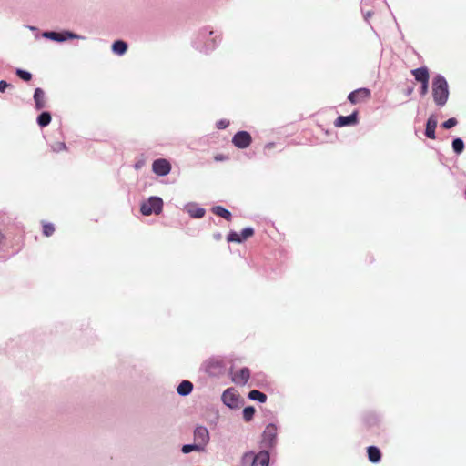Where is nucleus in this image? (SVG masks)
Wrapping results in <instances>:
<instances>
[{"label":"nucleus","instance_id":"obj_4","mask_svg":"<svg viewBox=\"0 0 466 466\" xmlns=\"http://www.w3.org/2000/svg\"><path fill=\"white\" fill-rule=\"evenodd\" d=\"M163 208V200L159 197H150L141 204L140 211L144 216L158 215Z\"/></svg>","mask_w":466,"mask_h":466},{"label":"nucleus","instance_id":"obj_5","mask_svg":"<svg viewBox=\"0 0 466 466\" xmlns=\"http://www.w3.org/2000/svg\"><path fill=\"white\" fill-rule=\"evenodd\" d=\"M42 36L46 39H50L56 42H65L68 39H84L85 37L79 35H76L70 31H62V32H55V31H46L42 34Z\"/></svg>","mask_w":466,"mask_h":466},{"label":"nucleus","instance_id":"obj_8","mask_svg":"<svg viewBox=\"0 0 466 466\" xmlns=\"http://www.w3.org/2000/svg\"><path fill=\"white\" fill-rule=\"evenodd\" d=\"M251 141V136L247 131H238L234 135L232 138V143L234 146L240 149H244L249 147Z\"/></svg>","mask_w":466,"mask_h":466},{"label":"nucleus","instance_id":"obj_23","mask_svg":"<svg viewBox=\"0 0 466 466\" xmlns=\"http://www.w3.org/2000/svg\"><path fill=\"white\" fill-rule=\"evenodd\" d=\"M248 398L251 400L258 401L260 403H264L267 400V395L257 390L249 391Z\"/></svg>","mask_w":466,"mask_h":466},{"label":"nucleus","instance_id":"obj_13","mask_svg":"<svg viewBox=\"0 0 466 466\" xmlns=\"http://www.w3.org/2000/svg\"><path fill=\"white\" fill-rule=\"evenodd\" d=\"M254 234V229L252 228H244L240 234L232 231L230 232L227 239L228 242H236V243H242L244 240L248 238Z\"/></svg>","mask_w":466,"mask_h":466},{"label":"nucleus","instance_id":"obj_36","mask_svg":"<svg viewBox=\"0 0 466 466\" xmlns=\"http://www.w3.org/2000/svg\"><path fill=\"white\" fill-rule=\"evenodd\" d=\"M274 147V143H268L266 145V148H272Z\"/></svg>","mask_w":466,"mask_h":466},{"label":"nucleus","instance_id":"obj_18","mask_svg":"<svg viewBox=\"0 0 466 466\" xmlns=\"http://www.w3.org/2000/svg\"><path fill=\"white\" fill-rule=\"evenodd\" d=\"M34 101L35 108L40 110L46 106L45 92L41 88H36L34 93Z\"/></svg>","mask_w":466,"mask_h":466},{"label":"nucleus","instance_id":"obj_33","mask_svg":"<svg viewBox=\"0 0 466 466\" xmlns=\"http://www.w3.org/2000/svg\"><path fill=\"white\" fill-rule=\"evenodd\" d=\"M9 86V84L5 81V80H1L0 81V92H5V90Z\"/></svg>","mask_w":466,"mask_h":466},{"label":"nucleus","instance_id":"obj_20","mask_svg":"<svg viewBox=\"0 0 466 466\" xmlns=\"http://www.w3.org/2000/svg\"><path fill=\"white\" fill-rule=\"evenodd\" d=\"M369 461L372 463H378L381 460V453L379 448L370 446L367 450Z\"/></svg>","mask_w":466,"mask_h":466},{"label":"nucleus","instance_id":"obj_22","mask_svg":"<svg viewBox=\"0 0 466 466\" xmlns=\"http://www.w3.org/2000/svg\"><path fill=\"white\" fill-rule=\"evenodd\" d=\"M212 212L217 215V216H219L223 218H225L226 220L229 221L231 219V213L224 208L223 207L221 206H215L212 208Z\"/></svg>","mask_w":466,"mask_h":466},{"label":"nucleus","instance_id":"obj_30","mask_svg":"<svg viewBox=\"0 0 466 466\" xmlns=\"http://www.w3.org/2000/svg\"><path fill=\"white\" fill-rule=\"evenodd\" d=\"M15 73L20 78H22L25 81H29L32 78V75L29 72L25 71L23 69H16Z\"/></svg>","mask_w":466,"mask_h":466},{"label":"nucleus","instance_id":"obj_15","mask_svg":"<svg viewBox=\"0 0 466 466\" xmlns=\"http://www.w3.org/2000/svg\"><path fill=\"white\" fill-rule=\"evenodd\" d=\"M250 377V371L248 368H242L233 374L232 380L238 385H245Z\"/></svg>","mask_w":466,"mask_h":466},{"label":"nucleus","instance_id":"obj_1","mask_svg":"<svg viewBox=\"0 0 466 466\" xmlns=\"http://www.w3.org/2000/svg\"><path fill=\"white\" fill-rule=\"evenodd\" d=\"M198 48L203 53H209L215 50L220 43V34L218 32L204 28L198 34Z\"/></svg>","mask_w":466,"mask_h":466},{"label":"nucleus","instance_id":"obj_14","mask_svg":"<svg viewBox=\"0 0 466 466\" xmlns=\"http://www.w3.org/2000/svg\"><path fill=\"white\" fill-rule=\"evenodd\" d=\"M358 123V112L354 111L349 116H339L334 122L336 127L354 126Z\"/></svg>","mask_w":466,"mask_h":466},{"label":"nucleus","instance_id":"obj_10","mask_svg":"<svg viewBox=\"0 0 466 466\" xmlns=\"http://www.w3.org/2000/svg\"><path fill=\"white\" fill-rule=\"evenodd\" d=\"M152 170L157 176H167L171 171L170 163L165 158L156 159L152 164Z\"/></svg>","mask_w":466,"mask_h":466},{"label":"nucleus","instance_id":"obj_6","mask_svg":"<svg viewBox=\"0 0 466 466\" xmlns=\"http://www.w3.org/2000/svg\"><path fill=\"white\" fill-rule=\"evenodd\" d=\"M411 74L413 75L415 80L419 83H420V94L424 96L428 92V86H429V71L427 67H420L417 68L411 71Z\"/></svg>","mask_w":466,"mask_h":466},{"label":"nucleus","instance_id":"obj_37","mask_svg":"<svg viewBox=\"0 0 466 466\" xmlns=\"http://www.w3.org/2000/svg\"><path fill=\"white\" fill-rule=\"evenodd\" d=\"M215 159H216V160H218H218H222V159H223V157H222V156H217V157H215Z\"/></svg>","mask_w":466,"mask_h":466},{"label":"nucleus","instance_id":"obj_24","mask_svg":"<svg viewBox=\"0 0 466 466\" xmlns=\"http://www.w3.org/2000/svg\"><path fill=\"white\" fill-rule=\"evenodd\" d=\"M51 115L49 112H42L37 117V124L40 127H46L51 122Z\"/></svg>","mask_w":466,"mask_h":466},{"label":"nucleus","instance_id":"obj_19","mask_svg":"<svg viewBox=\"0 0 466 466\" xmlns=\"http://www.w3.org/2000/svg\"><path fill=\"white\" fill-rule=\"evenodd\" d=\"M193 390V384L189 380H183L179 383L177 388V392L178 395L186 397L188 396Z\"/></svg>","mask_w":466,"mask_h":466},{"label":"nucleus","instance_id":"obj_9","mask_svg":"<svg viewBox=\"0 0 466 466\" xmlns=\"http://www.w3.org/2000/svg\"><path fill=\"white\" fill-rule=\"evenodd\" d=\"M370 96V90L362 87L350 93L348 96V99L351 104L356 105L369 99Z\"/></svg>","mask_w":466,"mask_h":466},{"label":"nucleus","instance_id":"obj_26","mask_svg":"<svg viewBox=\"0 0 466 466\" xmlns=\"http://www.w3.org/2000/svg\"><path fill=\"white\" fill-rule=\"evenodd\" d=\"M452 148L456 154H461L464 149V143L461 138H455L452 141Z\"/></svg>","mask_w":466,"mask_h":466},{"label":"nucleus","instance_id":"obj_2","mask_svg":"<svg viewBox=\"0 0 466 466\" xmlns=\"http://www.w3.org/2000/svg\"><path fill=\"white\" fill-rule=\"evenodd\" d=\"M432 94L434 102L442 106L446 104L449 96L448 83L441 76H437L432 84Z\"/></svg>","mask_w":466,"mask_h":466},{"label":"nucleus","instance_id":"obj_21","mask_svg":"<svg viewBox=\"0 0 466 466\" xmlns=\"http://www.w3.org/2000/svg\"><path fill=\"white\" fill-rule=\"evenodd\" d=\"M127 50V44L123 40H116L112 45V51L117 56H123Z\"/></svg>","mask_w":466,"mask_h":466},{"label":"nucleus","instance_id":"obj_16","mask_svg":"<svg viewBox=\"0 0 466 466\" xmlns=\"http://www.w3.org/2000/svg\"><path fill=\"white\" fill-rule=\"evenodd\" d=\"M185 210L189 214L191 218H201L204 217L206 211L203 208L198 207L194 203H189L185 206Z\"/></svg>","mask_w":466,"mask_h":466},{"label":"nucleus","instance_id":"obj_3","mask_svg":"<svg viewBox=\"0 0 466 466\" xmlns=\"http://www.w3.org/2000/svg\"><path fill=\"white\" fill-rule=\"evenodd\" d=\"M269 453L261 451L258 453L249 451L242 457V466H268Z\"/></svg>","mask_w":466,"mask_h":466},{"label":"nucleus","instance_id":"obj_25","mask_svg":"<svg viewBox=\"0 0 466 466\" xmlns=\"http://www.w3.org/2000/svg\"><path fill=\"white\" fill-rule=\"evenodd\" d=\"M181 451L185 454H188L192 451H204L203 448H201V445H198V443L194 444H185L182 446Z\"/></svg>","mask_w":466,"mask_h":466},{"label":"nucleus","instance_id":"obj_27","mask_svg":"<svg viewBox=\"0 0 466 466\" xmlns=\"http://www.w3.org/2000/svg\"><path fill=\"white\" fill-rule=\"evenodd\" d=\"M255 414V409L252 406L244 408L243 418L246 421H250Z\"/></svg>","mask_w":466,"mask_h":466},{"label":"nucleus","instance_id":"obj_29","mask_svg":"<svg viewBox=\"0 0 466 466\" xmlns=\"http://www.w3.org/2000/svg\"><path fill=\"white\" fill-rule=\"evenodd\" d=\"M55 231V227L51 223H45L43 225V233L45 236L49 237L51 236Z\"/></svg>","mask_w":466,"mask_h":466},{"label":"nucleus","instance_id":"obj_28","mask_svg":"<svg viewBox=\"0 0 466 466\" xmlns=\"http://www.w3.org/2000/svg\"><path fill=\"white\" fill-rule=\"evenodd\" d=\"M51 149L53 152L59 153L66 150V146L64 142L56 141L51 145Z\"/></svg>","mask_w":466,"mask_h":466},{"label":"nucleus","instance_id":"obj_11","mask_svg":"<svg viewBox=\"0 0 466 466\" xmlns=\"http://www.w3.org/2000/svg\"><path fill=\"white\" fill-rule=\"evenodd\" d=\"M221 400L226 406L231 409H236L239 405L238 396L233 389H227L223 392Z\"/></svg>","mask_w":466,"mask_h":466},{"label":"nucleus","instance_id":"obj_7","mask_svg":"<svg viewBox=\"0 0 466 466\" xmlns=\"http://www.w3.org/2000/svg\"><path fill=\"white\" fill-rule=\"evenodd\" d=\"M278 429L275 424L266 426L262 434V444L265 448H271L277 442Z\"/></svg>","mask_w":466,"mask_h":466},{"label":"nucleus","instance_id":"obj_31","mask_svg":"<svg viewBox=\"0 0 466 466\" xmlns=\"http://www.w3.org/2000/svg\"><path fill=\"white\" fill-rule=\"evenodd\" d=\"M457 123H458L457 119L454 117H451L442 123V127L445 129H450V128L455 127L457 125Z\"/></svg>","mask_w":466,"mask_h":466},{"label":"nucleus","instance_id":"obj_34","mask_svg":"<svg viewBox=\"0 0 466 466\" xmlns=\"http://www.w3.org/2000/svg\"><path fill=\"white\" fill-rule=\"evenodd\" d=\"M144 165H145L144 160H139V161L136 162V164H135V166H134V167H135V168H136L137 170H138V169H140Z\"/></svg>","mask_w":466,"mask_h":466},{"label":"nucleus","instance_id":"obj_35","mask_svg":"<svg viewBox=\"0 0 466 466\" xmlns=\"http://www.w3.org/2000/svg\"><path fill=\"white\" fill-rule=\"evenodd\" d=\"M371 15H371V13L370 11L365 13V15H364L365 20L368 21L371 17Z\"/></svg>","mask_w":466,"mask_h":466},{"label":"nucleus","instance_id":"obj_38","mask_svg":"<svg viewBox=\"0 0 466 466\" xmlns=\"http://www.w3.org/2000/svg\"><path fill=\"white\" fill-rule=\"evenodd\" d=\"M214 238H215L216 239H220L221 235H220L219 233H218V234H216V235L214 236Z\"/></svg>","mask_w":466,"mask_h":466},{"label":"nucleus","instance_id":"obj_12","mask_svg":"<svg viewBox=\"0 0 466 466\" xmlns=\"http://www.w3.org/2000/svg\"><path fill=\"white\" fill-rule=\"evenodd\" d=\"M194 440L196 443L201 445V448L205 449V446L209 441V432L204 426H198L194 430Z\"/></svg>","mask_w":466,"mask_h":466},{"label":"nucleus","instance_id":"obj_17","mask_svg":"<svg viewBox=\"0 0 466 466\" xmlns=\"http://www.w3.org/2000/svg\"><path fill=\"white\" fill-rule=\"evenodd\" d=\"M437 118L434 116H431L426 124L425 135L431 139H435V129L437 127Z\"/></svg>","mask_w":466,"mask_h":466},{"label":"nucleus","instance_id":"obj_32","mask_svg":"<svg viewBox=\"0 0 466 466\" xmlns=\"http://www.w3.org/2000/svg\"><path fill=\"white\" fill-rule=\"evenodd\" d=\"M228 125H229V121L227 119H221L217 122V127L218 129H224V128L228 127Z\"/></svg>","mask_w":466,"mask_h":466}]
</instances>
